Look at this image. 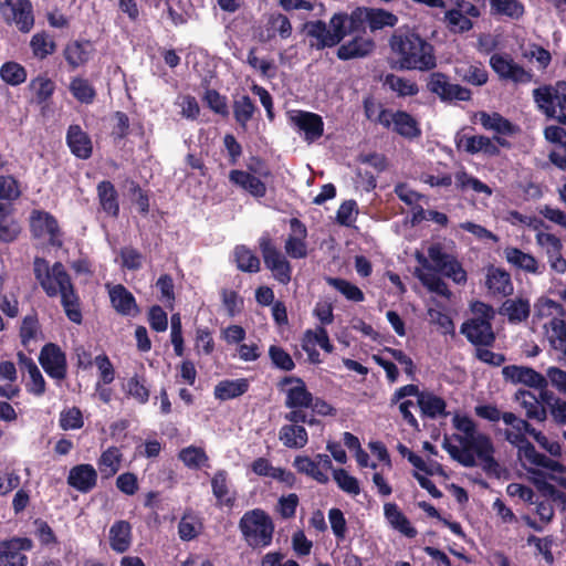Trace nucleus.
<instances>
[{
  "mask_svg": "<svg viewBox=\"0 0 566 566\" xmlns=\"http://www.w3.org/2000/svg\"><path fill=\"white\" fill-rule=\"evenodd\" d=\"M280 441L289 449H302L308 442V433L302 424H284L279 431Z\"/></svg>",
  "mask_w": 566,
  "mask_h": 566,
  "instance_id": "obj_32",
  "label": "nucleus"
},
{
  "mask_svg": "<svg viewBox=\"0 0 566 566\" xmlns=\"http://www.w3.org/2000/svg\"><path fill=\"white\" fill-rule=\"evenodd\" d=\"M375 49V42L371 39L355 36L338 46L336 55L342 61H348L358 57H365L370 54Z\"/></svg>",
  "mask_w": 566,
  "mask_h": 566,
  "instance_id": "obj_27",
  "label": "nucleus"
},
{
  "mask_svg": "<svg viewBox=\"0 0 566 566\" xmlns=\"http://www.w3.org/2000/svg\"><path fill=\"white\" fill-rule=\"evenodd\" d=\"M291 233L285 240V252L292 259H304L307 256V228L297 218L290 220Z\"/></svg>",
  "mask_w": 566,
  "mask_h": 566,
  "instance_id": "obj_16",
  "label": "nucleus"
},
{
  "mask_svg": "<svg viewBox=\"0 0 566 566\" xmlns=\"http://www.w3.org/2000/svg\"><path fill=\"white\" fill-rule=\"evenodd\" d=\"M327 283L342 293L347 300L353 302H363L365 295L363 291L349 281L340 277H327Z\"/></svg>",
  "mask_w": 566,
  "mask_h": 566,
  "instance_id": "obj_57",
  "label": "nucleus"
},
{
  "mask_svg": "<svg viewBox=\"0 0 566 566\" xmlns=\"http://www.w3.org/2000/svg\"><path fill=\"white\" fill-rule=\"evenodd\" d=\"M536 316L551 317L544 324L552 347L560 353L566 352V311L564 306L548 297H541L535 304Z\"/></svg>",
  "mask_w": 566,
  "mask_h": 566,
  "instance_id": "obj_6",
  "label": "nucleus"
},
{
  "mask_svg": "<svg viewBox=\"0 0 566 566\" xmlns=\"http://www.w3.org/2000/svg\"><path fill=\"white\" fill-rule=\"evenodd\" d=\"M39 363L49 377L64 380L67 376L66 354L55 343H46L40 352Z\"/></svg>",
  "mask_w": 566,
  "mask_h": 566,
  "instance_id": "obj_9",
  "label": "nucleus"
},
{
  "mask_svg": "<svg viewBox=\"0 0 566 566\" xmlns=\"http://www.w3.org/2000/svg\"><path fill=\"white\" fill-rule=\"evenodd\" d=\"M86 45H90V41H73L65 46L64 57L73 70L88 61L90 54L85 49Z\"/></svg>",
  "mask_w": 566,
  "mask_h": 566,
  "instance_id": "obj_49",
  "label": "nucleus"
},
{
  "mask_svg": "<svg viewBox=\"0 0 566 566\" xmlns=\"http://www.w3.org/2000/svg\"><path fill=\"white\" fill-rule=\"evenodd\" d=\"M97 199L101 209L112 218L119 216V196L115 186L109 180H102L96 187Z\"/></svg>",
  "mask_w": 566,
  "mask_h": 566,
  "instance_id": "obj_26",
  "label": "nucleus"
},
{
  "mask_svg": "<svg viewBox=\"0 0 566 566\" xmlns=\"http://www.w3.org/2000/svg\"><path fill=\"white\" fill-rule=\"evenodd\" d=\"M418 406L420 408L421 415L426 418L437 419L439 417H447L448 412L446 410L447 402L442 397H439L432 392H422L419 395V399L417 400Z\"/></svg>",
  "mask_w": 566,
  "mask_h": 566,
  "instance_id": "obj_31",
  "label": "nucleus"
},
{
  "mask_svg": "<svg viewBox=\"0 0 566 566\" xmlns=\"http://www.w3.org/2000/svg\"><path fill=\"white\" fill-rule=\"evenodd\" d=\"M120 266L128 271H138L143 268V253L132 245L123 247L119 251Z\"/></svg>",
  "mask_w": 566,
  "mask_h": 566,
  "instance_id": "obj_60",
  "label": "nucleus"
},
{
  "mask_svg": "<svg viewBox=\"0 0 566 566\" xmlns=\"http://www.w3.org/2000/svg\"><path fill=\"white\" fill-rule=\"evenodd\" d=\"M389 45L394 55L392 69L424 72L437 66L433 45L413 31L397 30L390 36Z\"/></svg>",
  "mask_w": 566,
  "mask_h": 566,
  "instance_id": "obj_2",
  "label": "nucleus"
},
{
  "mask_svg": "<svg viewBox=\"0 0 566 566\" xmlns=\"http://www.w3.org/2000/svg\"><path fill=\"white\" fill-rule=\"evenodd\" d=\"M446 22L452 32L463 33L472 29L473 23L457 8L448 10L444 15Z\"/></svg>",
  "mask_w": 566,
  "mask_h": 566,
  "instance_id": "obj_64",
  "label": "nucleus"
},
{
  "mask_svg": "<svg viewBox=\"0 0 566 566\" xmlns=\"http://www.w3.org/2000/svg\"><path fill=\"white\" fill-rule=\"evenodd\" d=\"M65 139L72 155L76 158L86 160L92 157L93 143L91 136L78 124L69 126Z\"/></svg>",
  "mask_w": 566,
  "mask_h": 566,
  "instance_id": "obj_17",
  "label": "nucleus"
},
{
  "mask_svg": "<svg viewBox=\"0 0 566 566\" xmlns=\"http://www.w3.org/2000/svg\"><path fill=\"white\" fill-rule=\"evenodd\" d=\"M333 479L342 491L350 495H358L360 493L359 481L345 469H334Z\"/></svg>",
  "mask_w": 566,
  "mask_h": 566,
  "instance_id": "obj_59",
  "label": "nucleus"
},
{
  "mask_svg": "<svg viewBox=\"0 0 566 566\" xmlns=\"http://www.w3.org/2000/svg\"><path fill=\"white\" fill-rule=\"evenodd\" d=\"M292 122L304 132L306 140L314 142L324 133L323 118L318 114L298 111L292 117Z\"/></svg>",
  "mask_w": 566,
  "mask_h": 566,
  "instance_id": "obj_25",
  "label": "nucleus"
},
{
  "mask_svg": "<svg viewBox=\"0 0 566 566\" xmlns=\"http://www.w3.org/2000/svg\"><path fill=\"white\" fill-rule=\"evenodd\" d=\"M293 467L301 474H305L321 484H326L328 482V476L321 469H317V465L314 459L307 455H296L293 461Z\"/></svg>",
  "mask_w": 566,
  "mask_h": 566,
  "instance_id": "obj_47",
  "label": "nucleus"
},
{
  "mask_svg": "<svg viewBox=\"0 0 566 566\" xmlns=\"http://www.w3.org/2000/svg\"><path fill=\"white\" fill-rule=\"evenodd\" d=\"M97 478V472L92 464L82 463L71 468L67 475V484L85 494L96 486Z\"/></svg>",
  "mask_w": 566,
  "mask_h": 566,
  "instance_id": "obj_19",
  "label": "nucleus"
},
{
  "mask_svg": "<svg viewBox=\"0 0 566 566\" xmlns=\"http://www.w3.org/2000/svg\"><path fill=\"white\" fill-rule=\"evenodd\" d=\"M269 357L273 366L277 369L292 371L295 368L292 356L281 346L271 345L269 348Z\"/></svg>",
  "mask_w": 566,
  "mask_h": 566,
  "instance_id": "obj_63",
  "label": "nucleus"
},
{
  "mask_svg": "<svg viewBox=\"0 0 566 566\" xmlns=\"http://www.w3.org/2000/svg\"><path fill=\"white\" fill-rule=\"evenodd\" d=\"M17 357L20 369L27 371L30 377V382L27 385L28 392L38 397L42 396L45 392L46 382L35 361L23 352H19Z\"/></svg>",
  "mask_w": 566,
  "mask_h": 566,
  "instance_id": "obj_24",
  "label": "nucleus"
},
{
  "mask_svg": "<svg viewBox=\"0 0 566 566\" xmlns=\"http://www.w3.org/2000/svg\"><path fill=\"white\" fill-rule=\"evenodd\" d=\"M179 459L190 469H199L208 462L206 451L200 447L189 446L179 452Z\"/></svg>",
  "mask_w": 566,
  "mask_h": 566,
  "instance_id": "obj_58",
  "label": "nucleus"
},
{
  "mask_svg": "<svg viewBox=\"0 0 566 566\" xmlns=\"http://www.w3.org/2000/svg\"><path fill=\"white\" fill-rule=\"evenodd\" d=\"M398 18L392 12L380 8H368V28L376 32L387 27H395Z\"/></svg>",
  "mask_w": 566,
  "mask_h": 566,
  "instance_id": "obj_48",
  "label": "nucleus"
},
{
  "mask_svg": "<svg viewBox=\"0 0 566 566\" xmlns=\"http://www.w3.org/2000/svg\"><path fill=\"white\" fill-rule=\"evenodd\" d=\"M249 389L245 378L235 380H222L214 387V396L220 400H230L242 396Z\"/></svg>",
  "mask_w": 566,
  "mask_h": 566,
  "instance_id": "obj_44",
  "label": "nucleus"
},
{
  "mask_svg": "<svg viewBox=\"0 0 566 566\" xmlns=\"http://www.w3.org/2000/svg\"><path fill=\"white\" fill-rule=\"evenodd\" d=\"M455 186L461 191L471 189L476 193L492 195V189L486 184L464 170L455 174Z\"/></svg>",
  "mask_w": 566,
  "mask_h": 566,
  "instance_id": "obj_55",
  "label": "nucleus"
},
{
  "mask_svg": "<svg viewBox=\"0 0 566 566\" xmlns=\"http://www.w3.org/2000/svg\"><path fill=\"white\" fill-rule=\"evenodd\" d=\"M2 15L7 22H13L23 33H28L34 25L33 8L30 0H18L9 6Z\"/></svg>",
  "mask_w": 566,
  "mask_h": 566,
  "instance_id": "obj_18",
  "label": "nucleus"
},
{
  "mask_svg": "<svg viewBox=\"0 0 566 566\" xmlns=\"http://www.w3.org/2000/svg\"><path fill=\"white\" fill-rule=\"evenodd\" d=\"M454 143L459 151H465L470 155L478 153H483L491 157L500 155V148L491 138L484 135H468L465 128L455 134Z\"/></svg>",
  "mask_w": 566,
  "mask_h": 566,
  "instance_id": "obj_12",
  "label": "nucleus"
},
{
  "mask_svg": "<svg viewBox=\"0 0 566 566\" xmlns=\"http://www.w3.org/2000/svg\"><path fill=\"white\" fill-rule=\"evenodd\" d=\"M437 272L441 273L448 279H451L457 284L465 283L468 280L467 272L454 255H451L449 260L443 262Z\"/></svg>",
  "mask_w": 566,
  "mask_h": 566,
  "instance_id": "obj_61",
  "label": "nucleus"
},
{
  "mask_svg": "<svg viewBox=\"0 0 566 566\" xmlns=\"http://www.w3.org/2000/svg\"><path fill=\"white\" fill-rule=\"evenodd\" d=\"M14 210L7 209L0 212V242L11 243L21 232L19 222L13 218Z\"/></svg>",
  "mask_w": 566,
  "mask_h": 566,
  "instance_id": "obj_46",
  "label": "nucleus"
},
{
  "mask_svg": "<svg viewBox=\"0 0 566 566\" xmlns=\"http://www.w3.org/2000/svg\"><path fill=\"white\" fill-rule=\"evenodd\" d=\"M494 14L506 15L511 19H520L524 14V6L520 0H490Z\"/></svg>",
  "mask_w": 566,
  "mask_h": 566,
  "instance_id": "obj_54",
  "label": "nucleus"
},
{
  "mask_svg": "<svg viewBox=\"0 0 566 566\" xmlns=\"http://www.w3.org/2000/svg\"><path fill=\"white\" fill-rule=\"evenodd\" d=\"M28 87L34 93V102L38 105L43 106L46 105L52 98L56 85L54 81H52L45 74H40L30 81Z\"/></svg>",
  "mask_w": 566,
  "mask_h": 566,
  "instance_id": "obj_38",
  "label": "nucleus"
},
{
  "mask_svg": "<svg viewBox=\"0 0 566 566\" xmlns=\"http://www.w3.org/2000/svg\"><path fill=\"white\" fill-rule=\"evenodd\" d=\"M427 88L442 102L447 103L454 101L469 102L472 98L471 90L451 83L449 77L442 72H433L429 75Z\"/></svg>",
  "mask_w": 566,
  "mask_h": 566,
  "instance_id": "obj_8",
  "label": "nucleus"
},
{
  "mask_svg": "<svg viewBox=\"0 0 566 566\" xmlns=\"http://www.w3.org/2000/svg\"><path fill=\"white\" fill-rule=\"evenodd\" d=\"M502 375L505 380L513 384H523L535 389L547 387L546 378L528 366L509 365L503 367Z\"/></svg>",
  "mask_w": 566,
  "mask_h": 566,
  "instance_id": "obj_15",
  "label": "nucleus"
},
{
  "mask_svg": "<svg viewBox=\"0 0 566 566\" xmlns=\"http://www.w3.org/2000/svg\"><path fill=\"white\" fill-rule=\"evenodd\" d=\"M346 12H337L329 19L328 27L323 20L307 21L304 31L310 38V46L324 50L338 45L347 34H350Z\"/></svg>",
  "mask_w": 566,
  "mask_h": 566,
  "instance_id": "obj_3",
  "label": "nucleus"
},
{
  "mask_svg": "<svg viewBox=\"0 0 566 566\" xmlns=\"http://www.w3.org/2000/svg\"><path fill=\"white\" fill-rule=\"evenodd\" d=\"M212 493L216 499L226 506H233L234 499L228 497V473L226 470H218L211 479Z\"/></svg>",
  "mask_w": 566,
  "mask_h": 566,
  "instance_id": "obj_53",
  "label": "nucleus"
},
{
  "mask_svg": "<svg viewBox=\"0 0 566 566\" xmlns=\"http://www.w3.org/2000/svg\"><path fill=\"white\" fill-rule=\"evenodd\" d=\"M473 452L483 463V469L486 472L495 471L499 467L497 461L494 458V447L490 437L478 438Z\"/></svg>",
  "mask_w": 566,
  "mask_h": 566,
  "instance_id": "obj_45",
  "label": "nucleus"
},
{
  "mask_svg": "<svg viewBox=\"0 0 566 566\" xmlns=\"http://www.w3.org/2000/svg\"><path fill=\"white\" fill-rule=\"evenodd\" d=\"M537 243L545 249L551 268L557 273L566 271V260L562 255V241L555 234L539 232L536 234Z\"/></svg>",
  "mask_w": 566,
  "mask_h": 566,
  "instance_id": "obj_20",
  "label": "nucleus"
},
{
  "mask_svg": "<svg viewBox=\"0 0 566 566\" xmlns=\"http://www.w3.org/2000/svg\"><path fill=\"white\" fill-rule=\"evenodd\" d=\"M123 453L117 447H108L97 460V467L103 478L114 476L120 469Z\"/></svg>",
  "mask_w": 566,
  "mask_h": 566,
  "instance_id": "obj_39",
  "label": "nucleus"
},
{
  "mask_svg": "<svg viewBox=\"0 0 566 566\" xmlns=\"http://www.w3.org/2000/svg\"><path fill=\"white\" fill-rule=\"evenodd\" d=\"M485 284L493 295L509 296L514 290L510 273L501 268L489 269Z\"/></svg>",
  "mask_w": 566,
  "mask_h": 566,
  "instance_id": "obj_29",
  "label": "nucleus"
},
{
  "mask_svg": "<svg viewBox=\"0 0 566 566\" xmlns=\"http://www.w3.org/2000/svg\"><path fill=\"white\" fill-rule=\"evenodd\" d=\"M274 528L271 516L262 509L247 511L239 521L242 538L253 549L270 546Z\"/></svg>",
  "mask_w": 566,
  "mask_h": 566,
  "instance_id": "obj_4",
  "label": "nucleus"
},
{
  "mask_svg": "<svg viewBox=\"0 0 566 566\" xmlns=\"http://www.w3.org/2000/svg\"><path fill=\"white\" fill-rule=\"evenodd\" d=\"M460 332L475 347H491L496 339L492 323L484 319L469 318L462 323Z\"/></svg>",
  "mask_w": 566,
  "mask_h": 566,
  "instance_id": "obj_13",
  "label": "nucleus"
},
{
  "mask_svg": "<svg viewBox=\"0 0 566 566\" xmlns=\"http://www.w3.org/2000/svg\"><path fill=\"white\" fill-rule=\"evenodd\" d=\"M481 125L489 130H494L499 135L512 136L517 133L518 127L503 117L500 113L489 114L480 112Z\"/></svg>",
  "mask_w": 566,
  "mask_h": 566,
  "instance_id": "obj_36",
  "label": "nucleus"
},
{
  "mask_svg": "<svg viewBox=\"0 0 566 566\" xmlns=\"http://www.w3.org/2000/svg\"><path fill=\"white\" fill-rule=\"evenodd\" d=\"M21 196L20 185L11 175L0 176V212L14 210L13 202Z\"/></svg>",
  "mask_w": 566,
  "mask_h": 566,
  "instance_id": "obj_33",
  "label": "nucleus"
},
{
  "mask_svg": "<svg viewBox=\"0 0 566 566\" xmlns=\"http://www.w3.org/2000/svg\"><path fill=\"white\" fill-rule=\"evenodd\" d=\"M392 129L398 135L407 138L415 139L421 136V128L418 120L406 111H396L391 114Z\"/></svg>",
  "mask_w": 566,
  "mask_h": 566,
  "instance_id": "obj_30",
  "label": "nucleus"
},
{
  "mask_svg": "<svg viewBox=\"0 0 566 566\" xmlns=\"http://www.w3.org/2000/svg\"><path fill=\"white\" fill-rule=\"evenodd\" d=\"M455 75L462 82L473 86H482L489 80V73L481 63L457 66Z\"/></svg>",
  "mask_w": 566,
  "mask_h": 566,
  "instance_id": "obj_42",
  "label": "nucleus"
},
{
  "mask_svg": "<svg viewBox=\"0 0 566 566\" xmlns=\"http://www.w3.org/2000/svg\"><path fill=\"white\" fill-rule=\"evenodd\" d=\"M384 516L392 530L399 532L407 538H415L417 536V528L412 526L410 520L396 503L389 502L384 504Z\"/></svg>",
  "mask_w": 566,
  "mask_h": 566,
  "instance_id": "obj_22",
  "label": "nucleus"
},
{
  "mask_svg": "<svg viewBox=\"0 0 566 566\" xmlns=\"http://www.w3.org/2000/svg\"><path fill=\"white\" fill-rule=\"evenodd\" d=\"M500 314L507 317L510 323H521L528 318L531 305L524 298H507L500 307Z\"/></svg>",
  "mask_w": 566,
  "mask_h": 566,
  "instance_id": "obj_37",
  "label": "nucleus"
},
{
  "mask_svg": "<svg viewBox=\"0 0 566 566\" xmlns=\"http://www.w3.org/2000/svg\"><path fill=\"white\" fill-rule=\"evenodd\" d=\"M109 300L115 311L123 316H135L139 313L135 296L122 284L109 290Z\"/></svg>",
  "mask_w": 566,
  "mask_h": 566,
  "instance_id": "obj_23",
  "label": "nucleus"
},
{
  "mask_svg": "<svg viewBox=\"0 0 566 566\" xmlns=\"http://www.w3.org/2000/svg\"><path fill=\"white\" fill-rule=\"evenodd\" d=\"M132 542L133 535L130 523L124 520L116 521L109 528L111 548L118 554H123L130 548Z\"/></svg>",
  "mask_w": 566,
  "mask_h": 566,
  "instance_id": "obj_28",
  "label": "nucleus"
},
{
  "mask_svg": "<svg viewBox=\"0 0 566 566\" xmlns=\"http://www.w3.org/2000/svg\"><path fill=\"white\" fill-rule=\"evenodd\" d=\"M33 272L40 286L49 297L60 295L61 305L69 321L74 324H82L81 300L63 263L55 262L50 268L45 259L36 256L33 261Z\"/></svg>",
  "mask_w": 566,
  "mask_h": 566,
  "instance_id": "obj_1",
  "label": "nucleus"
},
{
  "mask_svg": "<svg viewBox=\"0 0 566 566\" xmlns=\"http://www.w3.org/2000/svg\"><path fill=\"white\" fill-rule=\"evenodd\" d=\"M229 180L255 198H263L266 195L265 182L249 171L233 169L229 174Z\"/></svg>",
  "mask_w": 566,
  "mask_h": 566,
  "instance_id": "obj_21",
  "label": "nucleus"
},
{
  "mask_svg": "<svg viewBox=\"0 0 566 566\" xmlns=\"http://www.w3.org/2000/svg\"><path fill=\"white\" fill-rule=\"evenodd\" d=\"M277 388L285 392L284 406L286 408H308L312 405L313 394L301 377L284 376L279 381Z\"/></svg>",
  "mask_w": 566,
  "mask_h": 566,
  "instance_id": "obj_10",
  "label": "nucleus"
},
{
  "mask_svg": "<svg viewBox=\"0 0 566 566\" xmlns=\"http://www.w3.org/2000/svg\"><path fill=\"white\" fill-rule=\"evenodd\" d=\"M202 99L213 113L222 117L229 116L227 97L221 95L217 90L207 88Z\"/></svg>",
  "mask_w": 566,
  "mask_h": 566,
  "instance_id": "obj_62",
  "label": "nucleus"
},
{
  "mask_svg": "<svg viewBox=\"0 0 566 566\" xmlns=\"http://www.w3.org/2000/svg\"><path fill=\"white\" fill-rule=\"evenodd\" d=\"M30 229L34 238L49 235L52 245H61L56 238L60 235V227L56 218L48 211L33 210L30 217Z\"/></svg>",
  "mask_w": 566,
  "mask_h": 566,
  "instance_id": "obj_14",
  "label": "nucleus"
},
{
  "mask_svg": "<svg viewBox=\"0 0 566 566\" xmlns=\"http://www.w3.org/2000/svg\"><path fill=\"white\" fill-rule=\"evenodd\" d=\"M28 76L23 65L14 61H8L0 67L1 80L11 86H18L25 82Z\"/></svg>",
  "mask_w": 566,
  "mask_h": 566,
  "instance_id": "obj_52",
  "label": "nucleus"
},
{
  "mask_svg": "<svg viewBox=\"0 0 566 566\" xmlns=\"http://www.w3.org/2000/svg\"><path fill=\"white\" fill-rule=\"evenodd\" d=\"M532 95L546 119L566 126V81L541 85L533 90Z\"/></svg>",
  "mask_w": 566,
  "mask_h": 566,
  "instance_id": "obj_5",
  "label": "nucleus"
},
{
  "mask_svg": "<svg viewBox=\"0 0 566 566\" xmlns=\"http://www.w3.org/2000/svg\"><path fill=\"white\" fill-rule=\"evenodd\" d=\"M504 256L506 261L516 269L523 270L528 273L538 274L539 265L535 256L525 253L518 248L507 247L504 249Z\"/></svg>",
  "mask_w": 566,
  "mask_h": 566,
  "instance_id": "obj_34",
  "label": "nucleus"
},
{
  "mask_svg": "<svg viewBox=\"0 0 566 566\" xmlns=\"http://www.w3.org/2000/svg\"><path fill=\"white\" fill-rule=\"evenodd\" d=\"M33 542L29 537H12L0 542V566H28V557L22 552L31 551Z\"/></svg>",
  "mask_w": 566,
  "mask_h": 566,
  "instance_id": "obj_11",
  "label": "nucleus"
},
{
  "mask_svg": "<svg viewBox=\"0 0 566 566\" xmlns=\"http://www.w3.org/2000/svg\"><path fill=\"white\" fill-rule=\"evenodd\" d=\"M259 249L264 264L273 277L281 284L287 285L292 279V265L290 261L276 248L269 233H263L259 239Z\"/></svg>",
  "mask_w": 566,
  "mask_h": 566,
  "instance_id": "obj_7",
  "label": "nucleus"
},
{
  "mask_svg": "<svg viewBox=\"0 0 566 566\" xmlns=\"http://www.w3.org/2000/svg\"><path fill=\"white\" fill-rule=\"evenodd\" d=\"M234 259L240 271L256 273L260 271V259L245 245H237Z\"/></svg>",
  "mask_w": 566,
  "mask_h": 566,
  "instance_id": "obj_51",
  "label": "nucleus"
},
{
  "mask_svg": "<svg viewBox=\"0 0 566 566\" xmlns=\"http://www.w3.org/2000/svg\"><path fill=\"white\" fill-rule=\"evenodd\" d=\"M125 391L127 396L134 398L140 405H145L149 400L150 391L143 376L134 375L130 377L125 385Z\"/></svg>",
  "mask_w": 566,
  "mask_h": 566,
  "instance_id": "obj_56",
  "label": "nucleus"
},
{
  "mask_svg": "<svg viewBox=\"0 0 566 566\" xmlns=\"http://www.w3.org/2000/svg\"><path fill=\"white\" fill-rule=\"evenodd\" d=\"M453 426L457 430L464 433L463 437L457 436V439L467 449H473L478 438L488 437L483 433H476L475 422L468 416L455 415L452 419Z\"/></svg>",
  "mask_w": 566,
  "mask_h": 566,
  "instance_id": "obj_35",
  "label": "nucleus"
},
{
  "mask_svg": "<svg viewBox=\"0 0 566 566\" xmlns=\"http://www.w3.org/2000/svg\"><path fill=\"white\" fill-rule=\"evenodd\" d=\"M502 420L505 424L511 426L513 430L505 431V439L512 446L520 444L527 440L525 431L530 428L527 420L516 417L513 412H503Z\"/></svg>",
  "mask_w": 566,
  "mask_h": 566,
  "instance_id": "obj_41",
  "label": "nucleus"
},
{
  "mask_svg": "<svg viewBox=\"0 0 566 566\" xmlns=\"http://www.w3.org/2000/svg\"><path fill=\"white\" fill-rule=\"evenodd\" d=\"M232 111L235 123L247 130L248 123L253 118L258 107L249 95H242L233 101Z\"/></svg>",
  "mask_w": 566,
  "mask_h": 566,
  "instance_id": "obj_40",
  "label": "nucleus"
},
{
  "mask_svg": "<svg viewBox=\"0 0 566 566\" xmlns=\"http://www.w3.org/2000/svg\"><path fill=\"white\" fill-rule=\"evenodd\" d=\"M385 85L396 92L399 97L415 96L419 93V87L416 82L392 73L386 75Z\"/></svg>",
  "mask_w": 566,
  "mask_h": 566,
  "instance_id": "obj_50",
  "label": "nucleus"
},
{
  "mask_svg": "<svg viewBox=\"0 0 566 566\" xmlns=\"http://www.w3.org/2000/svg\"><path fill=\"white\" fill-rule=\"evenodd\" d=\"M69 90L77 102L85 105L93 104L97 96L94 85L82 76L73 77L70 82Z\"/></svg>",
  "mask_w": 566,
  "mask_h": 566,
  "instance_id": "obj_43",
  "label": "nucleus"
}]
</instances>
